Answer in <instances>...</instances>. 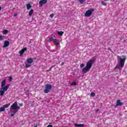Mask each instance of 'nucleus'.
<instances>
[{"mask_svg": "<svg viewBox=\"0 0 127 127\" xmlns=\"http://www.w3.org/2000/svg\"><path fill=\"white\" fill-rule=\"evenodd\" d=\"M18 110H20V107L18 106L17 102H15L10 108V112L12 114L10 115L11 117H14L16 113L18 112Z\"/></svg>", "mask_w": 127, "mask_h": 127, "instance_id": "nucleus-1", "label": "nucleus"}, {"mask_svg": "<svg viewBox=\"0 0 127 127\" xmlns=\"http://www.w3.org/2000/svg\"><path fill=\"white\" fill-rule=\"evenodd\" d=\"M122 58L120 59V61H118V64H117L115 68L116 69H119L120 71L123 70V68H124V66H125V63L126 62V60L127 59V56H122Z\"/></svg>", "mask_w": 127, "mask_h": 127, "instance_id": "nucleus-2", "label": "nucleus"}, {"mask_svg": "<svg viewBox=\"0 0 127 127\" xmlns=\"http://www.w3.org/2000/svg\"><path fill=\"white\" fill-rule=\"evenodd\" d=\"M51 89H52V85L49 84H46L45 85V89L44 90L45 94H48Z\"/></svg>", "mask_w": 127, "mask_h": 127, "instance_id": "nucleus-3", "label": "nucleus"}, {"mask_svg": "<svg viewBox=\"0 0 127 127\" xmlns=\"http://www.w3.org/2000/svg\"><path fill=\"white\" fill-rule=\"evenodd\" d=\"M94 63L95 59L90 60L86 63V66L89 69H91V68H92V66H93V64H94Z\"/></svg>", "mask_w": 127, "mask_h": 127, "instance_id": "nucleus-4", "label": "nucleus"}, {"mask_svg": "<svg viewBox=\"0 0 127 127\" xmlns=\"http://www.w3.org/2000/svg\"><path fill=\"white\" fill-rule=\"evenodd\" d=\"M94 10H95V9L94 8H91V9H90L87 10L85 12V16H86V17H89V16H91V15H92V13Z\"/></svg>", "mask_w": 127, "mask_h": 127, "instance_id": "nucleus-5", "label": "nucleus"}, {"mask_svg": "<svg viewBox=\"0 0 127 127\" xmlns=\"http://www.w3.org/2000/svg\"><path fill=\"white\" fill-rule=\"evenodd\" d=\"M47 2V0H41L39 2V4L40 6H42L43 4H45V3H46Z\"/></svg>", "mask_w": 127, "mask_h": 127, "instance_id": "nucleus-6", "label": "nucleus"}, {"mask_svg": "<svg viewBox=\"0 0 127 127\" xmlns=\"http://www.w3.org/2000/svg\"><path fill=\"white\" fill-rule=\"evenodd\" d=\"M90 71V68H89L88 67L85 66V67H84L82 69V73L83 74H86V73H87V72H89Z\"/></svg>", "mask_w": 127, "mask_h": 127, "instance_id": "nucleus-7", "label": "nucleus"}, {"mask_svg": "<svg viewBox=\"0 0 127 127\" xmlns=\"http://www.w3.org/2000/svg\"><path fill=\"white\" fill-rule=\"evenodd\" d=\"M123 105H124V103H123V102H121L120 100H117L116 108H117V107L122 106Z\"/></svg>", "mask_w": 127, "mask_h": 127, "instance_id": "nucleus-8", "label": "nucleus"}, {"mask_svg": "<svg viewBox=\"0 0 127 127\" xmlns=\"http://www.w3.org/2000/svg\"><path fill=\"white\" fill-rule=\"evenodd\" d=\"M9 46V41H5L4 42V44L3 45V48H6V47H8V46Z\"/></svg>", "mask_w": 127, "mask_h": 127, "instance_id": "nucleus-9", "label": "nucleus"}, {"mask_svg": "<svg viewBox=\"0 0 127 127\" xmlns=\"http://www.w3.org/2000/svg\"><path fill=\"white\" fill-rule=\"evenodd\" d=\"M2 90H3V91L6 92V91H7V89L9 88V84H7L5 87H2Z\"/></svg>", "mask_w": 127, "mask_h": 127, "instance_id": "nucleus-10", "label": "nucleus"}, {"mask_svg": "<svg viewBox=\"0 0 127 127\" xmlns=\"http://www.w3.org/2000/svg\"><path fill=\"white\" fill-rule=\"evenodd\" d=\"M6 82V80L5 79L2 80L1 83V88H3L4 86H5V82Z\"/></svg>", "mask_w": 127, "mask_h": 127, "instance_id": "nucleus-11", "label": "nucleus"}, {"mask_svg": "<svg viewBox=\"0 0 127 127\" xmlns=\"http://www.w3.org/2000/svg\"><path fill=\"white\" fill-rule=\"evenodd\" d=\"M27 62L28 64H31V63H33V60L31 58L28 59L27 60Z\"/></svg>", "mask_w": 127, "mask_h": 127, "instance_id": "nucleus-12", "label": "nucleus"}, {"mask_svg": "<svg viewBox=\"0 0 127 127\" xmlns=\"http://www.w3.org/2000/svg\"><path fill=\"white\" fill-rule=\"evenodd\" d=\"M54 44L56 45V46H59V43L58 42L57 40H54L53 41Z\"/></svg>", "mask_w": 127, "mask_h": 127, "instance_id": "nucleus-13", "label": "nucleus"}, {"mask_svg": "<svg viewBox=\"0 0 127 127\" xmlns=\"http://www.w3.org/2000/svg\"><path fill=\"white\" fill-rule=\"evenodd\" d=\"M10 106V103L7 104L6 105H3V108L5 110V109H7Z\"/></svg>", "mask_w": 127, "mask_h": 127, "instance_id": "nucleus-14", "label": "nucleus"}, {"mask_svg": "<svg viewBox=\"0 0 127 127\" xmlns=\"http://www.w3.org/2000/svg\"><path fill=\"white\" fill-rule=\"evenodd\" d=\"M26 7L27 9H30V8H31V5L30 4V3H27L26 4Z\"/></svg>", "mask_w": 127, "mask_h": 127, "instance_id": "nucleus-15", "label": "nucleus"}, {"mask_svg": "<svg viewBox=\"0 0 127 127\" xmlns=\"http://www.w3.org/2000/svg\"><path fill=\"white\" fill-rule=\"evenodd\" d=\"M64 32L63 31H58V35H60V36H62L63 35Z\"/></svg>", "mask_w": 127, "mask_h": 127, "instance_id": "nucleus-16", "label": "nucleus"}, {"mask_svg": "<svg viewBox=\"0 0 127 127\" xmlns=\"http://www.w3.org/2000/svg\"><path fill=\"white\" fill-rule=\"evenodd\" d=\"M75 127H84L83 124H74Z\"/></svg>", "mask_w": 127, "mask_h": 127, "instance_id": "nucleus-17", "label": "nucleus"}, {"mask_svg": "<svg viewBox=\"0 0 127 127\" xmlns=\"http://www.w3.org/2000/svg\"><path fill=\"white\" fill-rule=\"evenodd\" d=\"M32 13H33V9H31L30 11L29 12V16H31V15H32Z\"/></svg>", "mask_w": 127, "mask_h": 127, "instance_id": "nucleus-18", "label": "nucleus"}, {"mask_svg": "<svg viewBox=\"0 0 127 127\" xmlns=\"http://www.w3.org/2000/svg\"><path fill=\"white\" fill-rule=\"evenodd\" d=\"M4 92L3 90L0 91V96H3L4 95Z\"/></svg>", "mask_w": 127, "mask_h": 127, "instance_id": "nucleus-19", "label": "nucleus"}, {"mask_svg": "<svg viewBox=\"0 0 127 127\" xmlns=\"http://www.w3.org/2000/svg\"><path fill=\"white\" fill-rule=\"evenodd\" d=\"M101 3L103 5H105V6H107V2L106 1H101Z\"/></svg>", "mask_w": 127, "mask_h": 127, "instance_id": "nucleus-20", "label": "nucleus"}, {"mask_svg": "<svg viewBox=\"0 0 127 127\" xmlns=\"http://www.w3.org/2000/svg\"><path fill=\"white\" fill-rule=\"evenodd\" d=\"M3 34H6L7 33H8V30H4L2 32Z\"/></svg>", "mask_w": 127, "mask_h": 127, "instance_id": "nucleus-21", "label": "nucleus"}, {"mask_svg": "<svg viewBox=\"0 0 127 127\" xmlns=\"http://www.w3.org/2000/svg\"><path fill=\"white\" fill-rule=\"evenodd\" d=\"M30 66H31V64H26L25 65V68H29V67H30Z\"/></svg>", "mask_w": 127, "mask_h": 127, "instance_id": "nucleus-22", "label": "nucleus"}, {"mask_svg": "<svg viewBox=\"0 0 127 127\" xmlns=\"http://www.w3.org/2000/svg\"><path fill=\"white\" fill-rule=\"evenodd\" d=\"M19 53H20V56H21L23 55V54L24 53V51L22 50L19 52Z\"/></svg>", "mask_w": 127, "mask_h": 127, "instance_id": "nucleus-23", "label": "nucleus"}, {"mask_svg": "<svg viewBox=\"0 0 127 127\" xmlns=\"http://www.w3.org/2000/svg\"><path fill=\"white\" fill-rule=\"evenodd\" d=\"M5 109L3 107V106L0 108V112H4Z\"/></svg>", "mask_w": 127, "mask_h": 127, "instance_id": "nucleus-24", "label": "nucleus"}, {"mask_svg": "<svg viewBox=\"0 0 127 127\" xmlns=\"http://www.w3.org/2000/svg\"><path fill=\"white\" fill-rule=\"evenodd\" d=\"M71 86H76L77 85V83L76 82H73L71 83Z\"/></svg>", "mask_w": 127, "mask_h": 127, "instance_id": "nucleus-25", "label": "nucleus"}, {"mask_svg": "<svg viewBox=\"0 0 127 127\" xmlns=\"http://www.w3.org/2000/svg\"><path fill=\"white\" fill-rule=\"evenodd\" d=\"M3 39H4V37L0 36V41L1 40H3Z\"/></svg>", "mask_w": 127, "mask_h": 127, "instance_id": "nucleus-26", "label": "nucleus"}, {"mask_svg": "<svg viewBox=\"0 0 127 127\" xmlns=\"http://www.w3.org/2000/svg\"><path fill=\"white\" fill-rule=\"evenodd\" d=\"M95 93H94V92H91L90 94V96L91 97H95Z\"/></svg>", "mask_w": 127, "mask_h": 127, "instance_id": "nucleus-27", "label": "nucleus"}, {"mask_svg": "<svg viewBox=\"0 0 127 127\" xmlns=\"http://www.w3.org/2000/svg\"><path fill=\"white\" fill-rule=\"evenodd\" d=\"M27 50V48L25 47V48H23V49H22V51H24V52L25 51H26Z\"/></svg>", "mask_w": 127, "mask_h": 127, "instance_id": "nucleus-28", "label": "nucleus"}, {"mask_svg": "<svg viewBox=\"0 0 127 127\" xmlns=\"http://www.w3.org/2000/svg\"><path fill=\"white\" fill-rule=\"evenodd\" d=\"M8 80L9 81V82H11V81H12V77L10 76L9 77Z\"/></svg>", "mask_w": 127, "mask_h": 127, "instance_id": "nucleus-29", "label": "nucleus"}, {"mask_svg": "<svg viewBox=\"0 0 127 127\" xmlns=\"http://www.w3.org/2000/svg\"><path fill=\"white\" fill-rule=\"evenodd\" d=\"M53 40H56L55 39H54V37H51L50 38V41H53Z\"/></svg>", "mask_w": 127, "mask_h": 127, "instance_id": "nucleus-30", "label": "nucleus"}, {"mask_svg": "<svg viewBox=\"0 0 127 127\" xmlns=\"http://www.w3.org/2000/svg\"><path fill=\"white\" fill-rule=\"evenodd\" d=\"M85 0H79V1L80 2V3H84V1Z\"/></svg>", "mask_w": 127, "mask_h": 127, "instance_id": "nucleus-31", "label": "nucleus"}, {"mask_svg": "<svg viewBox=\"0 0 127 127\" xmlns=\"http://www.w3.org/2000/svg\"><path fill=\"white\" fill-rule=\"evenodd\" d=\"M83 67H85V64H80V68H83Z\"/></svg>", "mask_w": 127, "mask_h": 127, "instance_id": "nucleus-32", "label": "nucleus"}, {"mask_svg": "<svg viewBox=\"0 0 127 127\" xmlns=\"http://www.w3.org/2000/svg\"><path fill=\"white\" fill-rule=\"evenodd\" d=\"M53 16H54V14H52L50 15V17H51V18H52V17H53Z\"/></svg>", "mask_w": 127, "mask_h": 127, "instance_id": "nucleus-33", "label": "nucleus"}, {"mask_svg": "<svg viewBox=\"0 0 127 127\" xmlns=\"http://www.w3.org/2000/svg\"><path fill=\"white\" fill-rule=\"evenodd\" d=\"M23 106V104L22 103L19 104V107H22Z\"/></svg>", "mask_w": 127, "mask_h": 127, "instance_id": "nucleus-34", "label": "nucleus"}, {"mask_svg": "<svg viewBox=\"0 0 127 127\" xmlns=\"http://www.w3.org/2000/svg\"><path fill=\"white\" fill-rule=\"evenodd\" d=\"M47 127H53L52 125H48Z\"/></svg>", "mask_w": 127, "mask_h": 127, "instance_id": "nucleus-35", "label": "nucleus"}, {"mask_svg": "<svg viewBox=\"0 0 127 127\" xmlns=\"http://www.w3.org/2000/svg\"><path fill=\"white\" fill-rule=\"evenodd\" d=\"M61 65L62 66H63V65H64V63H62L61 64Z\"/></svg>", "mask_w": 127, "mask_h": 127, "instance_id": "nucleus-36", "label": "nucleus"}, {"mask_svg": "<svg viewBox=\"0 0 127 127\" xmlns=\"http://www.w3.org/2000/svg\"><path fill=\"white\" fill-rule=\"evenodd\" d=\"M96 113H98V112H99V109H97V110H96Z\"/></svg>", "mask_w": 127, "mask_h": 127, "instance_id": "nucleus-37", "label": "nucleus"}, {"mask_svg": "<svg viewBox=\"0 0 127 127\" xmlns=\"http://www.w3.org/2000/svg\"><path fill=\"white\" fill-rule=\"evenodd\" d=\"M117 58H118V60H119V59H120V58H121V57L118 56Z\"/></svg>", "mask_w": 127, "mask_h": 127, "instance_id": "nucleus-38", "label": "nucleus"}, {"mask_svg": "<svg viewBox=\"0 0 127 127\" xmlns=\"http://www.w3.org/2000/svg\"><path fill=\"white\" fill-rule=\"evenodd\" d=\"M1 10V6H0V11Z\"/></svg>", "mask_w": 127, "mask_h": 127, "instance_id": "nucleus-39", "label": "nucleus"}, {"mask_svg": "<svg viewBox=\"0 0 127 127\" xmlns=\"http://www.w3.org/2000/svg\"><path fill=\"white\" fill-rule=\"evenodd\" d=\"M16 15H17V14H15L14 15V16H16Z\"/></svg>", "mask_w": 127, "mask_h": 127, "instance_id": "nucleus-40", "label": "nucleus"}, {"mask_svg": "<svg viewBox=\"0 0 127 127\" xmlns=\"http://www.w3.org/2000/svg\"><path fill=\"white\" fill-rule=\"evenodd\" d=\"M107 0H104V1H107Z\"/></svg>", "mask_w": 127, "mask_h": 127, "instance_id": "nucleus-41", "label": "nucleus"}, {"mask_svg": "<svg viewBox=\"0 0 127 127\" xmlns=\"http://www.w3.org/2000/svg\"><path fill=\"white\" fill-rule=\"evenodd\" d=\"M34 127H37V126H34Z\"/></svg>", "mask_w": 127, "mask_h": 127, "instance_id": "nucleus-42", "label": "nucleus"}]
</instances>
